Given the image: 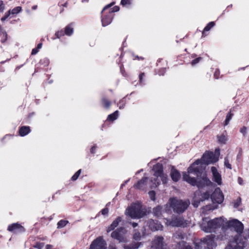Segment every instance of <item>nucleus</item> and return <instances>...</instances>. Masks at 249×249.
I'll return each instance as SVG.
<instances>
[{"label":"nucleus","instance_id":"obj_52","mask_svg":"<svg viewBox=\"0 0 249 249\" xmlns=\"http://www.w3.org/2000/svg\"><path fill=\"white\" fill-rule=\"evenodd\" d=\"M97 148V145L96 144H94L93 146L91 147V148L90 149V152L91 154H94L96 151V149Z\"/></svg>","mask_w":249,"mask_h":249},{"label":"nucleus","instance_id":"obj_51","mask_svg":"<svg viewBox=\"0 0 249 249\" xmlns=\"http://www.w3.org/2000/svg\"><path fill=\"white\" fill-rule=\"evenodd\" d=\"M224 164L226 166V167L230 169H231V165L229 163V160L227 159H225V161H224Z\"/></svg>","mask_w":249,"mask_h":249},{"label":"nucleus","instance_id":"obj_8","mask_svg":"<svg viewBox=\"0 0 249 249\" xmlns=\"http://www.w3.org/2000/svg\"><path fill=\"white\" fill-rule=\"evenodd\" d=\"M127 231L124 227H121L113 231L111 234V237L118 240L120 243L125 242L126 241L125 235Z\"/></svg>","mask_w":249,"mask_h":249},{"label":"nucleus","instance_id":"obj_31","mask_svg":"<svg viewBox=\"0 0 249 249\" xmlns=\"http://www.w3.org/2000/svg\"><path fill=\"white\" fill-rule=\"evenodd\" d=\"M166 70L165 67L160 68L155 70V74L159 76H163L166 73Z\"/></svg>","mask_w":249,"mask_h":249},{"label":"nucleus","instance_id":"obj_42","mask_svg":"<svg viewBox=\"0 0 249 249\" xmlns=\"http://www.w3.org/2000/svg\"><path fill=\"white\" fill-rule=\"evenodd\" d=\"M7 39V34L5 31H1V42L4 43Z\"/></svg>","mask_w":249,"mask_h":249},{"label":"nucleus","instance_id":"obj_37","mask_svg":"<svg viewBox=\"0 0 249 249\" xmlns=\"http://www.w3.org/2000/svg\"><path fill=\"white\" fill-rule=\"evenodd\" d=\"M68 223V221L65 220H60L57 224V228H62L64 227Z\"/></svg>","mask_w":249,"mask_h":249},{"label":"nucleus","instance_id":"obj_43","mask_svg":"<svg viewBox=\"0 0 249 249\" xmlns=\"http://www.w3.org/2000/svg\"><path fill=\"white\" fill-rule=\"evenodd\" d=\"M233 203V207L235 208H238L240 205H241V197H239L237 198V199L233 202H232Z\"/></svg>","mask_w":249,"mask_h":249},{"label":"nucleus","instance_id":"obj_38","mask_svg":"<svg viewBox=\"0 0 249 249\" xmlns=\"http://www.w3.org/2000/svg\"><path fill=\"white\" fill-rule=\"evenodd\" d=\"M141 238H142L141 234L140 232H139V231L135 232L133 235L132 238L135 241H140V240H141Z\"/></svg>","mask_w":249,"mask_h":249},{"label":"nucleus","instance_id":"obj_4","mask_svg":"<svg viewBox=\"0 0 249 249\" xmlns=\"http://www.w3.org/2000/svg\"><path fill=\"white\" fill-rule=\"evenodd\" d=\"M169 207L177 213H183L189 207V201H183L176 198H171L169 200Z\"/></svg>","mask_w":249,"mask_h":249},{"label":"nucleus","instance_id":"obj_28","mask_svg":"<svg viewBox=\"0 0 249 249\" xmlns=\"http://www.w3.org/2000/svg\"><path fill=\"white\" fill-rule=\"evenodd\" d=\"M214 25L215 23L214 21L210 22L208 24H207V25L203 29V31L202 33V36H205V32L210 31Z\"/></svg>","mask_w":249,"mask_h":249},{"label":"nucleus","instance_id":"obj_30","mask_svg":"<svg viewBox=\"0 0 249 249\" xmlns=\"http://www.w3.org/2000/svg\"><path fill=\"white\" fill-rule=\"evenodd\" d=\"M233 110V109L232 110V108L231 109L229 113L227 114L224 122L225 125H227L229 124L230 121H231V119L232 117L233 116V113H231V111Z\"/></svg>","mask_w":249,"mask_h":249},{"label":"nucleus","instance_id":"obj_36","mask_svg":"<svg viewBox=\"0 0 249 249\" xmlns=\"http://www.w3.org/2000/svg\"><path fill=\"white\" fill-rule=\"evenodd\" d=\"M145 77V74L144 72H141L139 75V82L141 85L144 84V79Z\"/></svg>","mask_w":249,"mask_h":249},{"label":"nucleus","instance_id":"obj_25","mask_svg":"<svg viewBox=\"0 0 249 249\" xmlns=\"http://www.w3.org/2000/svg\"><path fill=\"white\" fill-rule=\"evenodd\" d=\"M142 245V242L132 241L129 244L124 245V249H138Z\"/></svg>","mask_w":249,"mask_h":249},{"label":"nucleus","instance_id":"obj_47","mask_svg":"<svg viewBox=\"0 0 249 249\" xmlns=\"http://www.w3.org/2000/svg\"><path fill=\"white\" fill-rule=\"evenodd\" d=\"M132 3V0H121V4L123 6H126L127 5H130Z\"/></svg>","mask_w":249,"mask_h":249},{"label":"nucleus","instance_id":"obj_13","mask_svg":"<svg viewBox=\"0 0 249 249\" xmlns=\"http://www.w3.org/2000/svg\"><path fill=\"white\" fill-rule=\"evenodd\" d=\"M7 230L14 234L23 233L26 230L20 224L15 223L8 226Z\"/></svg>","mask_w":249,"mask_h":249},{"label":"nucleus","instance_id":"obj_21","mask_svg":"<svg viewBox=\"0 0 249 249\" xmlns=\"http://www.w3.org/2000/svg\"><path fill=\"white\" fill-rule=\"evenodd\" d=\"M163 238L162 236H158L153 241L152 243L153 247L156 249H163Z\"/></svg>","mask_w":249,"mask_h":249},{"label":"nucleus","instance_id":"obj_7","mask_svg":"<svg viewBox=\"0 0 249 249\" xmlns=\"http://www.w3.org/2000/svg\"><path fill=\"white\" fill-rule=\"evenodd\" d=\"M114 4L115 2H112L105 6L101 12L102 14L101 21L103 26H106L111 22L114 16L111 15L107 10L109 8L111 7Z\"/></svg>","mask_w":249,"mask_h":249},{"label":"nucleus","instance_id":"obj_45","mask_svg":"<svg viewBox=\"0 0 249 249\" xmlns=\"http://www.w3.org/2000/svg\"><path fill=\"white\" fill-rule=\"evenodd\" d=\"M44 246V243L36 242L33 246V247L37 249H42Z\"/></svg>","mask_w":249,"mask_h":249},{"label":"nucleus","instance_id":"obj_44","mask_svg":"<svg viewBox=\"0 0 249 249\" xmlns=\"http://www.w3.org/2000/svg\"><path fill=\"white\" fill-rule=\"evenodd\" d=\"M202 60V58L201 57H198L194 59H193L191 64L192 66H195L197 64H198L200 61Z\"/></svg>","mask_w":249,"mask_h":249},{"label":"nucleus","instance_id":"obj_17","mask_svg":"<svg viewBox=\"0 0 249 249\" xmlns=\"http://www.w3.org/2000/svg\"><path fill=\"white\" fill-rule=\"evenodd\" d=\"M200 160L205 165H208L211 162H214L216 161L215 155L213 152H207L205 153Z\"/></svg>","mask_w":249,"mask_h":249},{"label":"nucleus","instance_id":"obj_46","mask_svg":"<svg viewBox=\"0 0 249 249\" xmlns=\"http://www.w3.org/2000/svg\"><path fill=\"white\" fill-rule=\"evenodd\" d=\"M148 194L150 199L153 201H155L156 199L155 192L154 191H150L148 193Z\"/></svg>","mask_w":249,"mask_h":249},{"label":"nucleus","instance_id":"obj_19","mask_svg":"<svg viewBox=\"0 0 249 249\" xmlns=\"http://www.w3.org/2000/svg\"><path fill=\"white\" fill-rule=\"evenodd\" d=\"M211 171L213 175V181L216 182L218 185H221L222 183L221 176L218 172L216 168L214 166L212 167Z\"/></svg>","mask_w":249,"mask_h":249},{"label":"nucleus","instance_id":"obj_5","mask_svg":"<svg viewBox=\"0 0 249 249\" xmlns=\"http://www.w3.org/2000/svg\"><path fill=\"white\" fill-rule=\"evenodd\" d=\"M224 220L221 218H215L208 221L206 223H202L200 227L202 231L206 232H214L215 230L221 227L223 224Z\"/></svg>","mask_w":249,"mask_h":249},{"label":"nucleus","instance_id":"obj_11","mask_svg":"<svg viewBox=\"0 0 249 249\" xmlns=\"http://www.w3.org/2000/svg\"><path fill=\"white\" fill-rule=\"evenodd\" d=\"M215 235L211 234L201 239V242L207 245V249H213L217 245L214 241Z\"/></svg>","mask_w":249,"mask_h":249},{"label":"nucleus","instance_id":"obj_50","mask_svg":"<svg viewBox=\"0 0 249 249\" xmlns=\"http://www.w3.org/2000/svg\"><path fill=\"white\" fill-rule=\"evenodd\" d=\"M133 59L143 61L144 60V58L142 56H139L138 55L133 54Z\"/></svg>","mask_w":249,"mask_h":249},{"label":"nucleus","instance_id":"obj_6","mask_svg":"<svg viewBox=\"0 0 249 249\" xmlns=\"http://www.w3.org/2000/svg\"><path fill=\"white\" fill-rule=\"evenodd\" d=\"M153 170L154 172V176L156 177V178L151 180L152 182H154L156 186L159 185L160 181L158 179L159 177L160 178L163 183L166 182L167 178L163 174V167L161 163H157L154 165L153 167Z\"/></svg>","mask_w":249,"mask_h":249},{"label":"nucleus","instance_id":"obj_54","mask_svg":"<svg viewBox=\"0 0 249 249\" xmlns=\"http://www.w3.org/2000/svg\"><path fill=\"white\" fill-rule=\"evenodd\" d=\"M38 51L39 50L36 48H34L32 51L31 54L35 55L38 52Z\"/></svg>","mask_w":249,"mask_h":249},{"label":"nucleus","instance_id":"obj_1","mask_svg":"<svg viewBox=\"0 0 249 249\" xmlns=\"http://www.w3.org/2000/svg\"><path fill=\"white\" fill-rule=\"evenodd\" d=\"M146 212L142 204L135 203L126 209L125 214L132 218H141L146 215Z\"/></svg>","mask_w":249,"mask_h":249},{"label":"nucleus","instance_id":"obj_9","mask_svg":"<svg viewBox=\"0 0 249 249\" xmlns=\"http://www.w3.org/2000/svg\"><path fill=\"white\" fill-rule=\"evenodd\" d=\"M226 226L229 229H233L238 234L243 232L244 225L240 221L236 219L229 220L226 223Z\"/></svg>","mask_w":249,"mask_h":249},{"label":"nucleus","instance_id":"obj_48","mask_svg":"<svg viewBox=\"0 0 249 249\" xmlns=\"http://www.w3.org/2000/svg\"><path fill=\"white\" fill-rule=\"evenodd\" d=\"M220 72L219 70L216 69L213 74V77L215 79H217L219 78L220 76Z\"/></svg>","mask_w":249,"mask_h":249},{"label":"nucleus","instance_id":"obj_58","mask_svg":"<svg viewBox=\"0 0 249 249\" xmlns=\"http://www.w3.org/2000/svg\"><path fill=\"white\" fill-rule=\"evenodd\" d=\"M42 46V43H39L37 44V47L36 48L39 50L40 48H41Z\"/></svg>","mask_w":249,"mask_h":249},{"label":"nucleus","instance_id":"obj_34","mask_svg":"<svg viewBox=\"0 0 249 249\" xmlns=\"http://www.w3.org/2000/svg\"><path fill=\"white\" fill-rule=\"evenodd\" d=\"M39 64L40 65L43 66V67H47L50 64V60L48 58H43L40 60Z\"/></svg>","mask_w":249,"mask_h":249},{"label":"nucleus","instance_id":"obj_62","mask_svg":"<svg viewBox=\"0 0 249 249\" xmlns=\"http://www.w3.org/2000/svg\"><path fill=\"white\" fill-rule=\"evenodd\" d=\"M34 114H35V113H34V112H32V113H30V114L28 115L27 118H28V119H29L31 117H32V116L34 115Z\"/></svg>","mask_w":249,"mask_h":249},{"label":"nucleus","instance_id":"obj_23","mask_svg":"<svg viewBox=\"0 0 249 249\" xmlns=\"http://www.w3.org/2000/svg\"><path fill=\"white\" fill-rule=\"evenodd\" d=\"M31 131L30 126L24 125L19 127L18 133L20 136L24 137L30 133Z\"/></svg>","mask_w":249,"mask_h":249},{"label":"nucleus","instance_id":"obj_29","mask_svg":"<svg viewBox=\"0 0 249 249\" xmlns=\"http://www.w3.org/2000/svg\"><path fill=\"white\" fill-rule=\"evenodd\" d=\"M118 111L116 110L113 113L109 114L107 117V120L113 122V121L116 120L118 116Z\"/></svg>","mask_w":249,"mask_h":249},{"label":"nucleus","instance_id":"obj_24","mask_svg":"<svg viewBox=\"0 0 249 249\" xmlns=\"http://www.w3.org/2000/svg\"><path fill=\"white\" fill-rule=\"evenodd\" d=\"M147 179V177H143L141 179L138 181L134 187L138 189H143L146 185Z\"/></svg>","mask_w":249,"mask_h":249},{"label":"nucleus","instance_id":"obj_56","mask_svg":"<svg viewBox=\"0 0 249 249\" xmlns=\"http://www.w3.org/2000/svg\"><path fill=\"white\" fill-rule=\"evenodd\" d=\"M67 5H68V2H66L64 3L61 4V6H62L63 7H62V9L60 10V13L64 11L63 7H67Z\"/></svg>","mask_w":249,"mask_h":249},{"label":"nucleus","instance_id":"obj_59","mask_svg":"<svg viewBox=\"0 0 249 249\" xmlns=\"http://www.w3.org/2000/svg\"><path fill=\"white\" fill-rule=\"evenodd\" d=\"M108 249H116V247L114 245H109Z\"/></svg>","mask_w":249,"mask_h":249},{"label":"nucleus","instance_id":"obj_39","mask_svg":"<svg viewBox=\"0 0 249 249\" xmlns=\"http://www.w3.org/2000/svg\"><path fill=\"white\" fill-rule=\"evenodd\" d=\"M120 10V7L118 6H115L113 8H109L107 11L110 13V14L113 16H114V13L119 11Z\"/></svg>","mask_w":249,"mask_h":249},{"label":"nucleus","instance_id":"obj_40","mask_svg":"<svg viewBox=\"0 0 249 249\" xmlns=\"http://www.w3.org/2000/svg\"><path fill=\"white\" fill-rule=\"evenodd\" d=\"M82 170H78L71 178V180L72 181H75L79 178L80 174L81 173Z\"/></svg>","mask_w":249,"mask_h":249},{"label":"nucleus","instance_id":"obj_63","mask_svg":"<svg viewBox=\"0 0 249 249\" xmlns=\"http://www.w3.org/2000/svg\"><path fill=\"white\" fill-rule=\"evenodd\" d=\"M52 246L50 245H47L46 246V249H52Z\"/></svg>","mask_w":249,"mask_h":249},{"label":"nucleus","instance_id":"obj_49","mask_svg":"<svg viewBox=\"0 0 249 249\" xmlns=\"http://www.w3.org/2000/svg\"><path fill=\"white\" fill-rule=\"evenodd\" d=\"M240 132L241 133L243 136H246L247 134V127L243 126L240 129Z\"/></svg>","mask_w":249,"mask_h":249},{"label":"nucleus","instance_id":"obj_2","mask_svg":"<svg viewBox=\"0 0 249 249\" xmlns=\"http://www.w3.org/2000/svg\"><path fill=\"white\" fill-rule=\"evenodd\" d=\"M183 180L189 183L192 186H196L198 189L203 188L205 186H209L212 185V182L205 176L202 179L197 180L196 178H192L188 174L183 173Z\"/></svg>","mask_w":249,"mask_h":249},{"label":"nucleus","instance_id":"obj_15","mask_svg":"<svg viewBox=\"0 0 249 249\" xmlns=\"http://www.w3.org/2000/svg\"><path fill=\"white\" fill-rule=\"evenodd\" d=\"M211 198L213 201L221 204L224 200V196L220 188H216L211 194Z\"/></svg>","mask_w":249,"mask_h":249},{"label":"nucleus","instance_id":"obj_20","mask_svg":"<svg viewBox=\"0 0 249 249\" xmlns=\"http://www.w3.org/2000/svg\"><path fill=\"white\" fill-rule=\"evenodd\" d=\"M170 177L174 182H178L181 178L179 172L174 166H172L171 169Z\"/></svg>","mask_w":249,"mask_h":249},{"label":"nucleus","instance_id":"obj_12","mask_svg":"<svg viewBox=\"0 0 249 249\" xmlns=\"http://www.w3.org/2000/svg\"><path fill=\"white\" fill-rule=\"evenodd\" d=\"M169 224L173 227H185L187 225V223L184 218L181 216L173 217L168 221Z\"/></svg>","mask_w":249,"mask_h":249},{"label":"nucleus","instance_id":"obj_33","mask_svg":"<svg viewBox=\"0 0 249 249\" xmlns=\"http://www.w3.org/2000/svg\"><path fill=\"white\" fill-rule=\"evenodd\" d=\"M217 140L218 142L221 144H225L227 141L226 137L224 134L217 136Z\"/></svg>","mask_w":249,"mask_h":249},{"label":"nucleus","instance_id":"obj_26","mask_svg":"<svg viewBox=\"0 0 249 249\" xmlns=\"http://www.w3.org/2000/svg\"><path fill=\"white\" fill-rule=\"evenodd\" d=\"M101 103L102 107L106 109H108L111 105V101L107 99L105 97H103L102 98L101 100Z\"/></svg>","mask_w":249,"mask_h":249},{"label":"nucleus","instance_id":"obj_18","mask_svg":"<svg viewBox=\"0 0 249 249\" xmlns=\"http://www.w3.org/2000/svg\"><path fill=\"white\" fill-rule=\"evenodd\" d=\"M149 229L152 231L161 230L162 229V225L158 220L150 219L148 221Z\"/></svg>","mask_w":249,"mask_h":249},{"label":"nucleus","instance_id":"obj_35","mask_svg":"<svg viewBox=\"0 0 249 249\" xmlns=\"http://www.w3.org/2000/svg\"><path fill=\"white\" fill-rule=\"evenodd\" d=\"M235 242L236 243L237 245L238 246L239 249H243L244 247L246 246V242L245 241H242L241 242L240 240L238 239H235Z\"/></svg>","mask_w":249,"mask_h":249},{"label":"nucleus","instance_id":"obj_57","mask_svg":"<svg viewBox=\"0 0 249 249\" xmlns=\"http://www.w3.org/2000/svg\"><path fill=\"white\" fill-rule=\"evenodd\" d=\"M120 71L123 74V75H124V73H125V71L124 68L123 66L120 67Z\"/></svg>","mask_w":249,"mask_h":249},{"label":"nucleus","instance_id":"obj_32","mask_svg":"<svg viewBox=\"0 0 249 249\" xmlns=\"http://www.w3.org/2000/svg\"><path fill=\"white\" fill-rule=\"evenodd\" d=\"M210 193L208 191H206L203 193H202L201 195V197L200 198V200L201 201H203L205 200L208 199L211 196Z\"/></svg>","mask_w":249,"mask_h":249},{"label":"nucleus","instance_id":"obj_10","mask_svg":"<svg viewBox=\"0 0 249 249\" xmlns=\"http://www.w3.org/2000/svg\"><path fill=\"white\" fill-rule=\"evenodd\" d=\"M107 243L103 236H99L91 243L89 249H107Z\"/></svg>","mask_w":249,"mask_h":249},{"label":"nucleus","instance_id":"obj_16","mask_svg":"<svg viewBox=\"0 0 249 249\" xmlns=\"http://www.w3.org/2000/svg\"><path fill=\"white\" fill-rule=\"evenodd\" d=\"M73 33V29L71 25H68L65 27L64 30L61 29L56 32L55 34L56 38H60L65 35L67 36H71Z\"/></svg>","mask_w":249,"mask_h":249},{"label":"nucleus","instance_id":"obj_14","mask_svg":"<svg viewBox=\"0 0 249 249\" xmlns=\"http://www.w3.org/2000/svg\"><path fill=\"white\" fill-rule=\"evenodd\" d=\"M22 11L21 6H17L13 9H10L7 11L3 17L1 18V21H4L8 18H12L16 17Z\"/></svg>","mask_w":249,"mask_h":249},{"label":"nucleus","instance_id":"obj_53","mask_svg":"<svg viewBox=\"0 0 249 249\" xmlns=\"http://www.w3.org/2000/svg\"><path fill=\"white\" fill-rule=\"evenodd\" d=\"M108 213V209L107 208H105L101 211V213L103 215L107 214Z\"/></svg>","mask_w":249,"mask_h":249},{"label":"nucleus","instance_id":"obj_41","mask_svg":"<svg viewBox=\"0 0 249 249\" xmlns=\"http://www.w3.org/2000/svg\"><path fill=\"white\" fill-rule=\"evenodd\" d=\"M126 104V100L124 98H123L120 100L118 104V106L120 109H123L124 107Z\"/></svg>","mask_w":249,"mask_h":249},{"label":"nucleus","instance_id":"obj_64","mask_svg":"<svg viewBox=\"0 0 249 249\" xmlns=\"http://www.w3.org/2000/svg\"><path fill=\"white\" fill-rule=\"evenodd\" d=\"M165 211L167 212V211H170V209L169 208H168V205L166 204V208H165Z\"/></svg>","mask_w":249,"mask_h":249},{"label":"nucleus","instance_id":"obj_61","mask_svg":"<svg viewBox=\"0 0 249 249\" xmlns=\"http://www.w3.org/2000/svg\"><path fill=\"white\" fill-rule=\"evenodd\" d=\"M131 225H132V226L134 228L138 226V223H136V222H133V223H132Z\"/></svg>","mask_w":249,"mask_h":249},{"label":"nucleus","instance_id":"obj_22","mask_svg":"<svg viewBox=\"0 0 249 249\" xmlns=\"http://www.w3.org/2000/svg\"><path fill=\"white\" fill-rule=\"evenodd\" d=\"M122 221V216H118L112 223L107 228V232L113 231L119 225V223Z\"/></svg>","mask_w":249,"mask_h":249},{"label":"nucleus","instance_id":"obj_27","mask_svg":"<svg viewBox=\"0 0 249 249\" xmlns=\"http://www.w3.org/2000/svg\"><path fill=\"white\" fill-rule=\"evenodd\" d=\"M162 207L160 206H158L153 210L154 214L158 218L162 216Z\"/></svg>","mask_w":249,"mask_h":249},{"label":"nucleus","instance_id":"obj_60","mask_svg":"<svg viewBox=\"0 0 249 249\" xmlns=\"http://www.w3.org/2000/svg\"><path fill=\"white\" fill-rule=\"evenodd\" d=\"M183 249H193L192 247L190 245H187L185 246Z\"/></svg>","mask_w":249,"mask_h":249},{"label":"nucleus","instance_id":"obj_55","mask_svg":"<svg viewBox=\"0 0 249 249\" xmlns=\"http://www.w3.org/2000/svg\"><path fill=\"white\" fill-rule=\"evenodd\" d=\"M238 182L240 185H243L244 183V180L241 177L238 178Z\"/></svg>","mask_w":249,"mask_h":249},{"label":"nucleus","instance_id":"obj_3","mask_svg":"<svg viewBox=\"0 0 249 249\" xmlns=\"http://www.w3.org/2000/svg\"><path fill=\"white\" fill-rule=\"evenodd\" d=\"M204 165L205 164L201 160L198 159L188 167V173L189 174L195 173L197 178H200L198 180L202 179L204 176L208 178L205 172V166Z\"/></svg>","mask_w":249,"mask_h":249}]
</instances>
